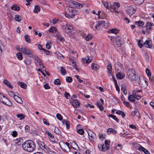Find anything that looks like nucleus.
Segmentation results:
<instances>
[{"instance_id":"f257e3e1","label":"nucleus","mask_w":154,"mask_h":154,"mask_svg":"<svg viewBox=\"0 0 154 154\" xmlns=\"http://www.w3.org/2000/svg\"><path fill=\"white\" fill-rule=\"evenodd\" d=\"M23 148L28 152L33 151L35 148V143L31 140L25 141L22 145Z\"/></svg>"},{"instance_id":"f03ea898","label":"nucleus","mask_w":154,"mask_h":154,"mask_svg":"<svg viewBox=\"0 0 154 154\" xmlns=\"http://www.w3.org/2000/svg\"><path fill=\"white\" fill-rule=\"evenodd\" d=\"M128 79L131 81L137 80L138 76L136 75L135 71L132 69H129L127 73Z\"/></svg>"},{"instance_id":"7ed1b4c3","label":"nucleus","mask_w":154,"mask_h":154,"mask_svg":"<svg viewBox=\"0 0 154 154\" xmlns=\"http://www.w3.org/2000/svg\"><path fill=\"white\" fill-rule=\"evenodd\" d=\"M0 101L8 106L11 105V102L6 97L0 93Z\"/></svg>"},{"instance_id":"20e7f679","label":"nucleus","mask_w":154,"mask_h":154,"mask_svg":"<svg viewBox=\"0 0 154 154\" xmlns=\"http://www.w3.org/2000/svg\"><path fill=\"white\" fill-rule=\"evenodd\" d=\"M109 141L107 140H105L104 144H103V145L98 144V146L99 149L103 151H105L107 150L109 148Z\"/></svg>"},{"instance_id":"39448f33","label":"nucleus","mask_w":154,"mask_h":154,"mask_svg":"<svg viewBox=\"0 0 154 154\" xmlns=\"http://www.w3.org/2000/svg\"><path fill=\"white\" fill-rule=\"evenodd\" d=\"M20 51L21 52H22L24 54L28 55L30 57H33V54L32 52L26 47L21 48Z\"/></svg>"},{"instance_id":"423d86ee","label":"nucleus","mask_w":154,"mask_h":154,"mask_svg":"<svg viewBox=\"0 0 154 154\" xmlns=\"http://www.w3.org/2000/svg\"><path fill=\"white\" fill-rule=\"evenodd\" d=\"M75 15L74 11L73 8L70 7L68 8L66 11L65 16L68 18H72Z\"/></svg>"},{"instance_id":"0eeeda50","label":"nucleus","mask_w":154,"mask_h":154,"mask_svg":"<svg viewBox=\"0 0 154 154\" xmlns=\"http://www.w3.org/2000/svg\"><path fill=\"white\" fill-rule=\"evenodd\" d=\"M62 29L66 33H69L72 32V27L69 24H66L62 26Z\"/></svg>"},{"instance_id":"6e6552de","label":"nucleus","mask_w":154,"mask_h":154,"mask_svg":"<svg viewBox=\"0 0 154 154\" xmlns=\"http://www.w3.org/2000/svg\"><path fill=\"white\" fill-rule=\"evenodd\" d=\"M125 75L123 70L117 71L116 73V78L117 79L121 80L125 77Z\"/></svg>"},{"instance_id":"1a4fd4ad","label":"nucleus","mask_w":154,"mask_h":154,"mask_svg":"<svg viewBox=\"0 0 154 154\" xmlns=\"http://www.w3.org/2000/svg\"><path fill=\"white\" fill-rule=\"evenodd\" d=\"M37 143H38V146L43 150H45V151H47L49 149L48 147L45 146L44 143L42 141L38 140L37 141Z\"/></svg>"},{"instance_id":"9d476101","label":"nucleus","mask_w":154,"mask_h":154,"mask_svg":"<svg viewBox=\"0 0 154 154\" xmlns=\"http://www.w3.org/2000/svg\"><path fill=\"white\" fill-rule=\"evenodd\" d=\"M135 11L134 8L132 6L128 7L126 10L127 14L130 16L132 15L135 13Z\"/></svg>"},{"instance_id":"9b49d317","label":"nucleus","mask_w":154,"mask_h":154,"mask_svg":"<svg viewBox=\"0 0 154 154\" xmlns=\"http://www.w3.org/2000/svg\"><path fill=\"white\" fill-rule=\"evenodd\" d=\"M70 103L74 107L76 108L79 107V102L75 99L70 101Z\"/></svg>"},{"instance_id":"f8f14e48","label":"nucleus","mask_w":154,"mask_h":154,"mask_svg":"<svg viewBox=\"0 0 154 154\" xmlns=\"http://www.w3.org/2000/svg\"><path fill=\"white\" fill-rule=\"evenodd\" d=\"M144 45L145 47L150 48H152V41L149 40H146L144 43Z\"/></svg>"},{"instance_id":"ddd939ff","label":"nucleus","mask_w":154,"mask_h":154,"mask_svg":"<svg viewBox=\"0 0 154 154\" xmlns=\"http://www.w3.org/2000/svg\"><path fill=\"white\" fill-rule=\"evenodd\" d=\"M88 135L89 137L90 140L91 141L94 140V137L96 136L95 133L93 132L90 131L89 132H88Z\"/></svg>"},{"instance_id":"4468645a","label":"nucleus","mask_w":154,"mask_h":154,"mask_svg":"<svg viewBox=\"0 0 154 154\" xmlns=\"http://www.w3.org/2000/svg\"><path fill=\"white\" fill-rule=\"evenodd\" d=\"M122 42V39L121 37H116V45L118 47L121 46Z\"/></svg>"},{"instance_id":"2eb2a0df","label":"nucleus","mask_w":154,"mask_h":154,"mask_svg":"<svg viewBox=\"0 0 154 154\" xmlns=\"http://www.w3.org/2000/svg\"><path fill=\"white\" fill-rule=\"evenodd\" d=\"M105 23V22L103 20H100L98 21L97 24L95 26V28L97 29L99 27H103L104 26V24Z\"/></svg>"},{"instance_id":"dca6fc26","label":"nucleus","mask_w":154,"mask_h":154,"mask_svg":"<svg viewBox=\"0 0 154 154\" xmlns=\"http://www.w3.org/2000/svg\"><path fill=\"white\" fill-rule=\"evenodd\" d=\"M139 149L140 151H142L144 153L146 154H150L149 152L147 150L144 148L142 146L140 145L139 147Z\"/></svg>"},{"instance_id":"f3484780","label":"nucleus","mask_w":154,"mask_h":154,"mask_svg":"<svg viewBox=\"0 0 154 154\" xmlns=\"http://www.w3.org/2000/svg\"><path fill=\"white\" fill-rule=\"evenodd\" d=\"M72 3L74 5L75 7L77 8H82L83 7V5L76 2H74Z\"/></svg>"},{"instance_id":"a211bd4d","label":"nucleus","mask_w":154,"mask_h":154,"mask_svg":"<svg viewBox=\"0 0 154 154\" xmlns=\"http://www.w3.org/2000/svg\"><path fill=\"white\" fill-rule=\"evenodd\" d=\"M118 68V71H122V70H123L122 69V65L119 62H118L117 65H116V68Z\"/></svg>"},{"instance_id":"6ab92c4d","label":"nucleus","mask_w":154,"mask_h":154,"mask_svg":"<svg viewBox=\"0 0 154 154\" xmlns=\"http://www.w3.org/2000/svg\"><path fill=\"white\" fill-rule=\"evenodd\" d=\"M16 143L18 145H20L23 142V139L21 137L15 140Z\"/></svg>"},{"instance_id":"aec40b11","label":"nucleus","mask_w":154,"mask_h":154,"mask_svg":"<svg viewBox=\"0 0 154 154\" xmlns=\"http://www.w3.org/2000/svg\"><path fill=\"white\" fill-rule=\"evenodd\" d=\"M17 84L21 88L24 89H26L27 88V85L23 82H18Z\"/></svg>"},{"instance_id":"412c9836","label":"nucleus","mask_w":154,"mask_h":154,"mask_svg":"<svg viewBox=\"0 0 154 154\" xmlns=\"http://www.w3.org/2000/svg\"><path fill=\"white\" fill-rule=\"evenodd\" d=\"M14 99L18 103H23V101L17 95H16L15 97H14Z\"/></svg>"},{"instance_id":"4be33fe9","label":"nucleus","mask_w":154,"mask_h":154,"mask_svg":"<svg viewBox=\"0 0 154 154\" xmlns=\"http://www.w3.org/2000/svg\"><path fill=\"white\" fill-rule=\"evenodd\" d=\"M3 83L5 85H7L8 87L10 88H12L13 86L11 85L9 81L5 79L3 82Z\"/></svg>"},{"instance_id":"5701e85b","label":"nucleus","mask_w":154,"mask_h":154,"mask_svg":"<svg viewBox=\"0 0 154 154\" xmlns=\"http://www.w3.org/2000/svg\"><path fill=\"white\" fill-rule=\"evenodd\" d=\"M132 95L134 98L136 99L137 100H139L141 99V96L140 95H137L136 92L134 93V92H132Z\"/></svg>"},{"instance_id":"b1692460","label":"nucleus","mask_w":154,"mask_h":154,"mask_svg":"<svg viewBox=\"0 0 154 154\" xmlns=\"http://www.w3.org/2000/svg\"><path fill=\"white\" fill-rule=\"evenodd\" d=\"M153 26L152 23L150 22H147L145 25V26L147 29H151L152 27Z\"/></svg>"},{"instance_id":"393cba45","label":"nucleus","mask_w":154,"mask_h":154,"mask_svg":"<svg viewBox=\"0 0 154 154\" xmlns=\"http://www.w3.org/2000/svg\"><path fill=\"white\" fill-rule=\"evenodd\" d=\"M135 24L138 26H141L144 24V23L140 20L135 22Z\"/></svg>"},{"instance_id":"a878e982","label":"nucleus","mask_w":154,"mask_h":154,"mask_svg":"<svg viewBox=\"0 0 154 154\" xmlns=\"http://www.w3.org/2000/svg\"><path fill=\"white\" fill-rule=\"evenodd\" d=\"M40 10V8L39 6L35 5V6L33 12L35 13H37Z\"/></svg>"},{"instance_id":"bb28decb","label":"nucleus","mask_w":154,"mask_h":154,"mask_svg":"<svg viewBox=\"0 0 154 154\" xmlns=\"http://www.w3.org/2000/svg\"><path fill=\"white\" fill-rule=\"evenodd\" d=\"M11 9L14 11H19L20 10L19 7L16 5H12L11 7Z\"/></svg>"},{"instance_id":"cd10ccee","label":"nucleus","mask_w":154,"mask_h":154,"mask_svg":"<svg viewBox=\"0 0 154 154\" xmlns=\"http://www.w3.org/2000/svg\"><path fill=\"white\" fill-rule=\"evenodd\" d=\"M116 114L121 115L123 118H124L125 116V114L122 111L118 110L116 111Z\"/></svg>"},{"instance_id":"c85d7f7f","label":"nucleus","mask_w":154,"mask_h":154,"mask_svg":"<svg viewBox=\"0 0 154 154\" xmlns=\"http://www.w3.org/2000/svg\"><path fill=\"white\" fill-rule=\"evenodd\" d=\"M107 132L108 133V134H110V133H111L113 134H116L115 130V129H114L112 128H109L107 129Z\"/></svg>"},{"instance_id":"c756f323","label":"nucleus","mask_w":154,"mask_h":154,"mask_svg":"<svg viewBox=\"0 0 154 154\" xmlns=\"http://www.w3.org/2000/svg\"><path fill=\"white\" fill-rule=\"evenodd\" d=\"M16 56L17 59L19 60H21L23 59V57L22 53L18 52L16 54Z\"/></svg>"},{"instance_id":"7c9ffc66","label":"nucleus","mask_w":154,"mask_h":154,"mask_svg":"<svg viewBox=\"0 0 154 154\" xmlns=\"http://www.w3.org/2000/svg\"><path fill=\"white\" fill-rule=\"evenodd\" d=\"M17 117L19 118L20 120H22L25 118V116L23 114H20L17 115Z\"/></svg>"},{"instance_id":"2f4dec72","label":"nucleus","mask_w":154,"mask_h":154,"mask_svg":"<svg viewBox=\"0 0 154 154\" xmlns=\"http://www.w3.org/2000/svg\"><path fill=\"white\" fill-rule=\"evenodd\" d=\"M60 72L61 74L63 75L66 73V71L63 66L60 67Z\"/></svg>"},{"instance_id":"473e14b6","label":"nucleus","mask_w":154,"mask_h":154,"mask_svg":"<svg viewBox=\"0 0 154 154\" xmlns=\"http://www.w3.org/2000/svg\"><path fill=\"white\" fill-rule=\"evenodd\" d=\"M21 17L18 15H16L15 17V20L16 21L18 22H20L21 20Z\"/></svg>"},{"instance_id":"72a5a7b5","label":"nucleus","mask_w":154,"mask_h":154,"mask_svg":"<svg viewBox=\"0 0 154 154\" xmlns=\"http://www.w3.org/2000/svg\"><path fill=\"white\" fill-rule=\"evenodd\" d=\"M128 99L131 102H134L135 101V100L134 98L132 95H129L128 97Z\"/></svg>"},{"instance_id":"f704fd0d","label":"nucleus","mask_w":154,"mask_h":154,"mask_svg":"<svg viewBox=\"0 0 154 154\" xmlns=\"http://www.w3.org/2000/svg\"><path fill=\"white\" fill-rule=\"evenodd\" d=\"M45 133L49 137V138H53L54 137L53 135L48 131H46Z\"/></svg>"},{"instance_id":"c9c22d12","label":"nucleus","mask_w":154,"mask_h":154,"mask_svg":"<svg viewBox=\"0 0 154 154\" xmlns=\"http://www.w3.org/2000/svg\"><path fill=\"white\" fill-rule=\"evenodd\" d=\"M116 2L114 3V4L112 6H111L110 10L111 11L113 12H116V11L115 9L116 8Z\"/></svg>"},{"instance_id":"e433bc0d","label":"nucleus","mask_w":154,"mask_h":154,"mask_svg":"<svg viewBox=\"0 0 154 154\" xmlns=\"http://www.w3.org/2000/svg\"><path fill=\"white\" fill-rule=\"evenodd\" d=\"M110 37L111 38L110 40H111L110 43L111 45H114V42L116 40V37L114 36H111Z\"/></svg>"},{"instance_id":"4c0bfd02","label":"nucleus","mask_w":154,"mask_h":154,"mask_svg":"<svg viewBox=\"0 0 154 154\" xmlns=\"http://www.w3.org/2000/svg\"><path fill=\"white\" fill-rule=\"evenodd\" d=\"M108 33H114L116 34V28L110 29L107 31Z\"/></svg>"},{"instance_id":"58836bf2","label":"nucleus","mask_w":154,"mask_h":154,"mask_svg":"<svg viewBox=\"0 0 154 154\" xmlns=\"http://www.w3.org/2000/svg\"><path fill=\"white\" fill-rule=\"evenodd\" d=\"M98 65L96 64L92 63L91 64V68L92 69L94 70H97V69Z\"/></svg>"},{"instance_id":"ea45409f","label":"nucleus","mask_w":154,"mask_h":154,"mask_svg":"<svg viewBox=\"0 0 154 154\" xmlns=\"http://www.w3.org/2000/svg\"><path fill=\"white\" fill-rule=\"evenodd\" d=\"M54 83L55 85H60L61 84L60 81L58 79L55 80L54 81Z\"/></svg>"},{"instance_id":"a19ab883","label":"nucleus","mask_w":154,"mask_h":154,"mask_svg":"<svg viewBox=\"0 0 154 154\" xmlns=\"http://www.w3.org/2000/svg\"><path fill=\"white\" fill-rule=\"evenodd\" d=\"M143 43V42L141 40H139L137 42L138 45L140 48L142 47Z\"/></svg>"},{"instance_id":"79ce46f5","label":"nucleus","mask_w":154,"mask_h":154,"mask_svg":"<svg viewBox=\"0 0 154 154\" xmlns=\"http://www.w3.org/2000/svg\"><path fill=\"white\" fill-rule=\"evenodd\" d=\"M49 31L51 32L55 33L56 32V28L53 27H52L49 29Z\"/></svg>"},{"instance_id":"37998d69","label":"nucleus","mask_w":154,"mask_h":154,"mask_svg":"<svg viewBox=\"0 0 154 154\" xmlns=\"http://www.w3.org/2000/svg\"><path fill=\"white\" fill-rule=\"evenodd\" d=\"M108 72L110 73H111L112 70V66L109 63L107 66Z\"/></svg>"},{"instance_id":"c03bdc74","label":"nucleus","mask_w":154,"mask_h":154,"mask_svg":"<svg viewBox=\"0 0 154 154\" xmlns=\"http://www.w3.org/2000/svg\"><path fill=\"white\" fill-rule=\"evenodd\" d=\"M8 94L9 96L11 97H14H14H15L16 95L15 94V92L13 91H9L8 92Z\"/></svg>"},{"instance_id":"a18cd8bd","label":"nucleus","mask_w":154,"mask_h":154,"mask_svg":"<svg viewBox=\"0 0 154 154\" xmlns=\"http://www.w3.org/2000/svg\"><path fill=\"white\" fill-rule=\"evenodd\" d=\"M134 2L135 4L140 5L144 1V0H134Z\"/></svg>"},{"instance_id":"49530a36","label":"nucleus","mask_w":154,"mask_h":154,"mask_svg":"<svg viewBox=\"0 0 154 154\" xmlns=\"http://www.w3.org/2000/svg\"><path fill=\"white\" fill-rule=\"evenodd\" d=\"M146 72L148 77H150L151 76V72L149 69L148 68L146 69Z\"/></svg>"},{"instance_id":"de8ad7c7","label":"nucleus","mask_w":154,"mask_h":154,"mask_svg":"<svg viewBox=\"0 0 154 154\" xmlns=\"http://www.w3.org/2000/svg\"><path fill=\"white\" fill-rule=\"evenodd\" d=\"M77 132L79 134L82 135L84 134V131L82 129H79L78 130Z\"/></svg>"},{"instance_id":"09e8293b","label":"nucleus","mask_w":154,"mask_h":154,"mask_svg":"<svg viewBox=\"0 0 154 154\" xmlns=\"http://www.w3.org/2000/svg\"><path fill=\"white\" fill-rule=\"evenodd\" d=\"M66 81L67 82H71L72 81V78L69 76H68L66 78Z\"/></svg>"},{"instance_id":"8fccbe9b","label":"nucleus","mask_w":154,"mask_h":154,"mask_svg":"<svg viewBox=\"0 0 154 154\" xmlns=\"http://www.w3.org/2000/svg\"><path fill=\"white\" fill-rule=\"evenodd\" d=\"M57 118L60 121L63 120V117L59 113H57L56 115Z\"/></svg>"},{"instance_id":"3c124183","label":"nucleus","mask_w":154,"mask_h":154,"mask_svg":"<svg viewBox=\"0 0 154 154\" xmlns=\"http://www.w3.org/2000/svg\"><path fill=\"white\" fill-rule=\"evenodd\" d=\"M57 38L58 39L62 42H63L64 41V39L59 35H57Z\"/></svg>"},{"instance_id":"603ef678","label":"nucleus","mask_w":154,"mask_h":154,"mask_svg":"<svg viewBox=\"0 0 154 154\" xmlns=\"http://www.w3.org/2000/svg\"><path fill=\"white\" fill-rule=\"evenodd\" d=\"M25 38L26 39V42L29 43H30L31 42V41L29 38L28 35H25Z\"/></svg>"},{"instance_id":"864d4df0","label":"nucleus","mask_w":154,"mask_h":154,"mask_svg":"<svg viewBox=\"0 0 154 154\" xmlns=\"http://www.w3.org/2000/svg\"><path fill=\"white\" fill-rule=\"evenodd\" d=\"M71 54H72V56L73 57L75 58H76L77 57V53L75 52H74L73 51H72L71 52Z\"/></svg>"},{"instance_id":"5fc2aeb1","label":"nucleus","mask_w":154,"mask_h":154,"mask_svg":"<svg viewBox=\"0 0 154 154\" xmlns=\"http://www.w3.org/2000/svg\"><path fill=\"white\" fill-rule=\"evenodd\" d=\"M105 134H100L99 135V138L101 140H103L105 139Z\"/></svg>"},{"instance_id":"6e6d98bb","label":"nucleus","mask_w":154,"mask_h":154,"mask_svg":"<svg viewBox=\"0 0 154 154\" xmlns=\"http://www.w3.org/2000/svg\"><path fill=\"white\" fill-rule=\"evenodd\" d=\"M26 65H29L31 63L30 60L29 59H26L24 61Z\"/></svg>"},{"instance_id":"4d7b16f0","label":"nucleus","mask_w":154,"mask_h":154,"mask_svg":"<svg viewBox=\"0 0 154 154\" xmlns=\"http://www.w3.org/2000/svg\"><path fill=\"white\" fill-rule=\"evenodd\" d=\"M11 135L13 137H16L17 135V133L16 131H13L12 132Z\"/></svg>"},{"instance_id":"13d9d810","label":"nucleus","mask_w":154,"mask_h":154,"mask_svg":"<svg viewBox=\"0 0 154 154\" xmlns=\"http://www.w3.org/2000/svg\"><path fill=\"white\" fill-rule=\"evenodd\" d=\"M65 96L67 99H69L70 98V95L69 93H67L66 92H65Z\"/></svg>"},{"instance_id":"bf43d9fd","label":"nucleus","mask_w":154,"mask_h":154,"mask_svg":"<svg viewBox=\"0 0 154 154\" xmlns=\"http://www.w3.org/2000/svg\"><path fill=\"white\" fill-rule=\"evenodd\" d=\"M102 2L103 4L104 7H105L107 8H109L108 3V2H105L104 1H102Z\"/></svg>"},{"instance_id":"052dcab7","label":"nucleus","mask_w":154,"mask_h":154,"mask_svg":"<svg viewBox=\"0 0 154 154\" xmlns=\"http://www.w3.org/2000/svg\"><path fill=\"white\" fill-rule=\"evenodd\" d=\"M54 131L56 133L58 134H59L60 133V131L57 128H55Z\"/></svg>"},{"instance_id":"680f3d73","label":"nucleus","mask_w":154,"mask_h":154,"mask_svg":"<svg viewBox=\"0 0 154 154\" xmlns=\"http://www.w3.org/2000/svg\"><path fill=\"white\" fill-rule=\"evenodd\" d=\"M43 121L44 124L47 125H49V123L48 122L47 120L45 119H43Z\"/></svg>"},{"instance_id":"e2e57ef3","label":"nucleus","mask_w":154,"mask_h":154,"mask_svg":"<svg viewBox=\"0 0 154 154\" xmlns=\"http://www.w3.org/2000/svg\"><path fill=\"white\" fill-rule=\"evenodd\" d=\"M46 48L48 49H50L51 48V46L50 45V42H48L46 45Z\"/></svg>"},{"instance_id":"0e129e2a","label":"nucleus","mask_w":154,"mask_h":154,"mask_svg":"<svg viewBox=\"0 0 154 154\" xmlns=\"http://www.w3.org/2000/svg\"><path fill=\"white\" fill-rule=\"evenodd\" d=\"M92 38V36L91 35H88L86 37V40L87 41H89Z\"/></svg>"},{"instance_id":"69168bd1","label":"nucleus","mask_w":154,"mask_h":154,"mask_svg":"<svg viewBox=\"0 0 154 154\" xmlns=\"http://www.w3.org/2000/svg\"><path fill=\"white\" fill-rule=\"evenodd\" d=\"M25 131L26 132H28L29 131L30 128L28 125L25 126Z\"/></svg>"},{"instance_id":"338daca9","label":"nucleus","mask_w":154,"mask_h":154,"mask_svg":"<svg viewBox=\"0 0 154 154\" xmlns=\"http://www.w3.org/2000/svg\"><path fill=\"white\" fill-rule=\"evenodd\" d=\"M44 87L45 89H48L50 88L48 84L47 83H46L44 85Z\"/></svg>"},{"instance_id":"774afa93","label":"nucleus","mask_w":154,"mask_h":154,"mask_svg":"<svg viewBox=\"0 0 154 154\" xmlns=\"http://www.w3.org/2000/svg\"><path fill=\"white\" fill-rule=\"evenodd\" d=\"M124 104L127 107H129L130 105V103L128 102L124 101L123 102Z\"/></svg>"}]
</instances>
